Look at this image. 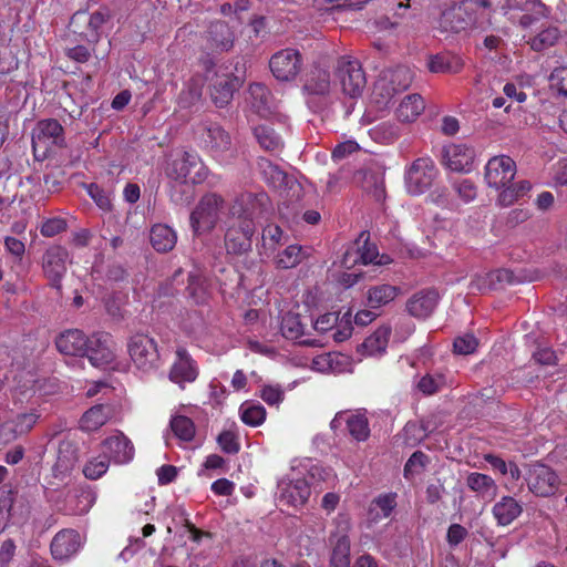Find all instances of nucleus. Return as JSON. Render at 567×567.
<instances>
[{
  "label": "nucleus",
  "mask_w": 567,
  "mask_h": 567,
  "mask_svg": "<svg viewBox=\"0 0 567 567\" xmlns=\"http://www.w3.org/2000/svg\"><path fill=\"white\" fill-rule=\"evenodd\" d=\"M334 85L341 93L351 99H359L367 85L365 73L357 59L341 56L334 66Z\"/></svg>",
  "instance_id": "1"
},
{
  "label": "nucleus",
  "mask_w": 567,
  "mask_h": 567,
  "mask_svg": "<svg viewBox=\"0 0 567 567\" xmlns=\"http://www.w3.org/2000/svg\"><path fill=\"white\" fill-rule=\"evenodd\" d=\"M439 176V169L431 157L424 156L414 159L404 173L406 192L419 196L427 192Z\"/></svg>",
  "instance_id": "2"
},
{
  "label": "nucleus",
  "mask_w": 567,
  "mask_h": 567,
  "mask_svg": "<svg viewBox=\"0 0 567 567\" xmlns=\"http://www.w3.org/2000/svg\"><path fill=\"white\" fill-rule=\"evenodd\" d=\"M127 352L136 369L151 372L159 365L156 341L145 333H135L127 341Z\"/></svg>",
  "instance_id": "3"
},
{
  "label": "nucleus",
  "mask_w": 567,
  "mask_h": 567,
  "mask_svg": "<svg viewBox=\"0 0 567 567\" xmlns=\"http://www.w3.org/2000/svg\"><path fill=\"white\" fill-rule=\"evenodd\" d=\"M224 199L217 194H207L190 214V226L195 234L210 231L219 220Z\"/></svg>",
  "instance_id": "4"
},
{
  "label": "nucleus",
  "mask_w": 567,
  "mask_h": 567,
  "mask_svg": "<svg viewBox=\"0 0 567 567\" xmlns=\"http://www.w3.org/2000/svg\"><path fill=\"white\" fill-rule=\"evenodd\" d=\"M168 175L182 183L199 184L207 178L208 168L197 154L184 152L172 162Z\"/></svg>",
  "instance_id": "5"
},
{
  "label": "nucleus",
  "mask_w": 567,
  "mask_h": 567,
  "mask_svg": "<svg viewBox=\"0 0 567 567\" xmlns=\"http://www.w3.org/2000/svg\"><path fill=\"white\" fill-rule=\"evenodd\" d=\"M203 142L210 156L219 164H228L236 157L230 135L217 124L206 127Z\"/></svg>",
  "instance_id": "6"
},
{
  "label": "nucleus",
  "mask_w": 567,
  "mask_h": 567,
  "mask_svg": "<svg viewBox=\"0 0 567 567\" xmlns=\"http://www.w3.org/2000/svg\"><path fill=\"white\" fill-rule=\"evenodd\" d=\"M255 230V223L250 218H230L225 234V246L227 251L235 255H243L250 250L251 238Z\"/></svg>",
  "instance_id": "7"
},
{
  "label": "nucleus",
  "mask_w": 567,
  "mask_h": 567,
  "mask_svg": "<svg viewBox=\"0 0 567 567\" xmlns=\"http://www.w3.org/2000/svg\"><path fill=\"white\" fill-rule=\"evenodd\" d=\"M525 480L528 489L539 497L554 495L559 486V477L556 472L543 463L529 465Z\"/></svg>",
  "instance_id": "8"
},
{
  "label": "nucleus",
  "mask_w": 567,
  "mask_h": 567,
  "mask_svg": "<svg viewBox=\"0 0 567 567\" xmlns=\"http://www.w3.org/2000/svg\"><path fill=\"white\" fill-rule=\"evenodd\" d=\"M69 252L62 246H52L42 256V270L50 286L59 292L62 290V279L68 270Z\"/></svg>",
  "instance_id": "9"
},
{
  "label": "nucleus",
  "mask_w": 567,
  "mask_h": 567,
  "mask_svg": "<svg viewBox=\"0 0 567 567\" xmlns=\"http://www.w3.org/2000/svg\"><path fill=\"white\" fill-rule=\"evenodd\" d=\"M489 8V0H464L457 7L444 11L443 19L445 23H449L451 30L460 32L476 23L477 18L472 12Z\"/></svg>",
  "instance_id": "10"
},
{
  "label": "nucleus",
  "mask_w": 567,
  "mask_h": 567,
  "mask_svg": "<svg viewBox=\"0 0 567 567\" xmlns=\"http://www.w3.org/2000/svg\"><path fill=\"white\" fill-rule=\"evenodd\" d=\"M301 54L296 49H282L276 52L269 61V68L272 75L281 82H288L296 79L301 71Z\"/></svg>",
  "instance_id": "11"
},
{
  "label": "nucleus",
  "mask_w": 567,
  "mask_h": 567,
  "mask_svg": "<svg viewBox=\"0 0 567 567\" xmlns=\"http://www.w3.org/2000/svg\"><path fill=\"white\" fill-rule=\"evenodd\" d=\"M346 426L349 435L357 442H364L370 436L369 421L365 413L361 411H340L330 423L333 431Z\"/></svg>",
  "instance_id": "12"
},
{
  "label": "nucleus",
  "mask_w": 567,
  "mask_h": 567,
  "mask_svg": "<svg viewBox=\"0 0 567 567\" xmlns=\"http://www.w3.org/2000/svg\"><path fill=\"white\" fill-rule=\"evenodd\" d=\"M516 175V163L509 156L492 157L485 166V181L495 189H502L511 184Z\"/></svg>",
  "instance_id": "13"
},
{
  "label": "nucleus",
  "mask_w": 567,
  "mask_h": 567,
  "mask_svg": "<svg viewBox=\"0 0 567 567\" xmlns=\"http://www.w3.org/2000/svg\"><path fill=\"white\" fill-rule=\"evenodd\" d=\"M269 197L266 193H241L233 202L229 208L230 218L246 219L254 218L267 209Z\"/></svg>",
  "instance_id": "14"
},
{
  "label": "nucleus",
  "mask_w": 567,
  "mask_h": 567,
  "mask_svg": "<svg viewBox=\"0 0 567 567\" xmlns=\"http://www.w3.org/2000/svg\"><path fill=\"white\" fill-rule=\"evenodd\" d=\"M86 355L94 367H104L115 360V343L111 334L105 332L94 333L90 337Z\"/></svg>",
  "instance_id": "15"
},
{
  "label": "nucleus",
  "mask_w": 567,
  "mask_h": 567,
  "mask_svg": "<svg viewBox=\"0 0 567 567\" xmlns=\"http://www.w3.org/2000/svg\"><path fill=\"white\" fill-rule=\"evenodd\" d=\"M197 377L198 367L196 362L185 348H177L176 359L168 373L169 380L184 389L186 383H193Z\"/></svg>",
  "instance_id": "16"
},
{
  "label": "nucleus",
  "mask_w": 567,
  "mask_h": 567,
  "mask_svg": "<svg viewBox=\"0 0 567 567\" xmlns=\"http://www.w3.org/2000/svg\"><path fill=\"white\" fill-rule=\"evenodd\" d=\"M102 446L105 457L115 464H127L134 457L135 450L133 443L120 431L106 437L102 442Z\"/></svg>",
  "instance_id": "17"
},
{
  "label": "nucleus",
  "mask_w": 567,
  "mask_h": 567,
  "mask_svg": "<svg viewBox=\"0 0 567 567\" xmlns=\"http://www.w3.org/2000/svg\"><path fill=\"white\" fill-rule=\"evenodd\" d=\"M395 81H399V87L396 89H390L388 82L384 80L375 83L373 89V100L380 109L386 107L390 104L394 92L404 91L410 86L412 81L410 71L405 68H399L393 71L390 82L394 83Z\"/></svg>",
  "instance_id": "18"
},
{
  "label": "nucleus",
  "mask_w": 567,
  "mask_h": 567,
  "mask_svg": "<svg viewBox=\"0 0 567 567\" xmlns=\"http://www.w3.org/2000/svg\"><path fill=\"white\" fill-rule=\"evenodd\" d=\"M257 166L262 179L275 189L287 190L297 185L295 177L289 176L279 165L266 157H259Z\"/></svg>",
  "instance_id": "19"
},
{
  "label": "nucleus",
  "mask_w": 567,
  "mask_h": 567,
  "mask_svg": "<svg viewBox=\"0 0 567 567\" xmlns=\"http://www.w3.org/2000/svg\"><path fill=\"white\" fill-rule=\"evenodd\" d=\"M516 282L514 274L508 269H495L488 272L476 274L471 281V289L480 292L496 290L505 285Z\"/></svg>",
  "instance_id": "20"
},
{
  "label": "nucleus",
  "mask_w": 567,
  "mask_h": 567,
  "mask_svg": "<svg viewBox=\"0 0 567 567\" xmlns=\"http://www.w3.org/2000/svg\"><path fill=\"white\" fill-rule=\"evenodd\" d=\"M474 157V150L465 144H450L443 150L444 164L453 172H468Z\"/></svg>",
  "instance_id": "21"
},
{
  "label": "nucleus",
  "mask_w": 567,
  "mask_h": 567,
  "mask_svg": "<svg viewBox=\"0 0 567 567\" xmlns=\"http://www.w3.org/2000/svg\"><path fill=\"white\" fill-rule=\"evenodd\" d=\"M206 49L213 52H224L233 48L235 37L233 30L224 21L213 22L206 34Z\"/></svg>",
  "instance_id": "22"
},
{
  "label": "nucleus",
  "mask_w": 567,
  "mask_h": 567,
  "mask_svg": "<svg viewBox=\"0 0 567 567\" xmlns=\"http://www.w3.org/2000/svg\"><path fill=\"white\" fill-rule=\"evenodd\" d=\"M79 462L78 446L73 441L63 440L58 447L56 461L52 467L56 478H64L76 466Z\"/></svg>",
  "instance_id": "23"
},
{
  "label": "nucleus",
  "mask_w": 567,
  "mask_h": 567,
  "mask_svg": "<svg viewBox=\"0 0 567 567\" xmlns=\"http://www.w3.org/2000/svg\"><path fill=\"white\" fill-rule=\"evenodd\" d=\"M81 547V538L74 529L59 532L51 542V553L55 559L64 560L73 556Z\"/></svg>",
  "instance_id": "24"
},
{
  "label": "nucleus",
  "mask_w": 567,
  "mask_h": 567,
  "mask_svg": "<svg viewBox=\"0 0 567 567\" xmlns=\"http://www.w3.org/2000/svg\"><path fill=\"white\" fill-rule=\"evenodd\" d=\"M33 147L38 145H56L64 144L63 127L59 121L54 118L42 120L38 123L37 131L32 136Z\"/></svg>",
  "instance_id": "25"
},
{
  "label": "nucleus",
  "mask_w": 567,
  "mask_h": 567,
  "mask_svg": "<svg viewBox=\"0 0 567 567\" xmlns=\"http://www.w3.org/2000/svg\"><path fill=\"white\" fill-rule=\"evenodd\" d=\"M439 299V293L435 290H422L408 300L406 309L411 316L424 319L434 311Z\"/></svg>",
  "instance_id": "26"
},
{
  "label": "nucleus",
  "mask_w": 567,
  "mask_h": 567,
  "mask_svg": "<svg viewBox=\"0 0 567 567\" xmlns=\"http://www.w3.org/2000/svg\"><path fill=\"white\" fill-rule=\"evenodd\" d=\"M87 338L81 330L70 329L62 332L55 341L58 350L65 355H84Z\"/></svg>",
  "instance_id": "27"
},
{
  "label": "nucleus",
  "mask_w": 567,
  "mask_h": 567,
  "mask_svg": "<svg viewBox=\"0 0 567 567\" xmlns=\"http://www.w3.org/2000/svg\"><path fill=\"white\" fill-rule=\"evenodd\" d=\"M249 104L251 110L261 117L271 115L276 109L272 94L261 83H254L249 86Z\"/></svg>",
  "instance_id": "28"
},
{
  "label": "nucleus",
  "mask_w": 567,
  "mask_h": 567,
  "mask_svg": "<svg viewBox=\"0 0 567 567\" xmlns=\"http://www.w3.org/2000/svg\"><path fill=\"white\" fill-rule=\"evenodd\" d=\"M310 494L309 483L305 478L282 483L280 487V501L295 507L306 504Z\"/></svg>",
  "instance_id": "29"
},
{
  "label": "nucleus",
  "mask_w": 567,
  "mask_h": 567,
  "mask_svg": "<svg viewBox=\"0 0 567 567\" xmlns=\"http://www.w3.org/2000/svg\"><path fill=\"white\" fill-rule=\"evenodd\" d=\"M114 415L113 406L96 404L90 408L80 419V429L84 432H95L106 424Z\"/></svg>",
  "instance_id": "30"
},
{
  "label": "nucleus",
  "mask_w": 567,
  "mask_h": 567,
  "mask_svg": "<svg viewBox=\"0 0 567 567\" xmlns=\"http://www.w3.org/2000/svg\"><path fill=\"white\" fill-rule=\"evenodd\" d=\"M522 505L512 496H503L492 509L495 519L502 526H507L514 522L522 514Z\"/></svg>",
  "instance_id": "31"
},
{
  "label": "nucleus",
  "mask_w": 567,
  "mask_h": 567,
  "mask_svg": "<svg viewBox=\"0 0 567 567\" xmlns=\"http://www.w3.org/2000/svg\"><path fill=\"white\" fill-rule=\"evenodd\" d=\"M466 486L485 499H493L498 491L495 481L487 474L472 472L466 476Z\"/></svg>",
  "instance_id": "32"
},
{
  "label": "nucleus",
  "mask_w": 567,
  "mask_h": 567,
  "mask_svg": "<svg viewBox=\"0 0 567 567\" xmlns=\"http://www.w3.org/2000/svg\"><path fill=\"white\" fill-rule=\"evenodd\" d=\"M150 241L156 251L167 252L175 247L177 235L172 227L156 224L151 228Z\"/></svg>",
  "instance_id": "33"
},
{
  "label": "nucleus",
  "mask_w": 567,
  "mask_h": 567,
  "mask_svg": "<svg viewBox=\"0 0 567 567\" xmlns=\"http://www.w3.org/2000/svg\"><path fill=\"white\" fill-rule=\"evenodd\" d=\"M425 104L421 95L405 96L396 109V116L401 122H413L424 111Z\"/></svg>",
  "instance_id": "34"
},
{
  "label": "nucleus",
  "mask_w": 567,
  "mask_h": 567,
  "mask_svg": "<svg viewBox=\"0 0 567 567\" xmlns=\"http://www.w3.org/2000/svg\"><path fill=\"white\" fill-rule=\"evenodd\" d=\"M399 289L391 285H379L371 287L367 292V305L371 309H379L391 301L398 296Z\"/></svg>",
  "instance_id": "35"
},
{
  "label": "nucleus",
  "mask_w": 567,
  "mask_h": 567,
  "mask_svg": "<svg viewBox=\"0 0 567 567\" xmlns=\"http://www.w3.org/2000/svg\"><path fill=\"white\" fill-rule=\"evenodd\" d=\"M427 65L433 73H458L464 64L456 55L439 53L430 58Z\"/></svg>",
  "instance_id": "36"
},
{
  "label": "nucleus",
  "mask_w": 567,
  "mask_h": 567,
  "mask_svg": "<svg viewBox=\"0 0 567 567\" xmlns=\"http://www.w3.org/2000/svg\"><path fill=\"white\" fill-rule=\"evenodd\" d=\"M305 90L313 95H327L331 90L330 74L323 69H313L305 83Z\"/></svg>",
  "instance_id": "37"
},
{
  "label": "nucleus",
  "mask_w": 567,
  "mask_h": 567,
  "mask_svg": "<svg viewBox=\"0 0 567 567\" xmlns=\"http://www.w3.org/2000/svg\"><path fill=\"white\" fill-rule=\"evenodd\" d=\"M254 135L265 151L279 152L284 147V141L280 135L268 125L256 126L254 128Z\"/></svg>",
  "instance_id": "38"
},
{
  "label": "nucleus",
  "mask_w": 567,
  "mask_h": 567,
  "mask_svg": "<svg viewBox=\"0 0 567 567\" xmlns=\"http://www.w3.org/2000/svg\"><path fill=\"white\" fill-rule=\"evenodd\" d=\"M357 248H355V255H358L359 259L362 264H378L382 265L385 264L383 261V256L381 259L379 258V251L374 244L369 241V235L365 231H362L357 241H355Z\"/></svg>",
  "instance_id": "39"
},
{
  "label": "nucleus",
  "mask_w": 567,
  "mask_h": 567,
  "mask_svg": "<svg viewBox=\"0 0 567 567\" xmlns=\"http://www.w3.org/2000/svg\"><path fill=\"white\" fill-rule=\"evenodd\" d=\"M306 257L301 246L289 245L276 256L275 264L279 269H290L297 267Z\"/></svg>",
  "instance_id": "40"
},
{
  "label": "nucleus",
  "mask_w": 567,
  "mask_h": 567,
  "mask_svg": "<svg viewBox=\"0 0 567 567\" xmlns=\"http://www.w3.org/2000/svg\"><path fill=\"white\" fill-rule=\"evenodd\" d=\"M390 334L389 327H380L363 341L362 347L370 355L382 353L388 347Z\"/></svg>",
  "instance_id": "41"
},
{
  "label": "nucleus",
  "mask_w": 567,
  "mask_h": 567,
  "mask_svg": "<svg viewBox=\"0 0 567 567\" xmlns=\"http://www.w3.org/2000/svg\"><path fill=\"white\" fill-rule=\"evenodd\" d=\"M561 38L560 30L557 27H548L539 31L535 37L529 40L530 48L534 51H545L555 44Z\"/></svg>",
  "instance_id": "42"
},
{
  "label": "nucleus",
  "mask_w": 567,
  "mask_h": 567,
  "mask_svg": "<svg viewBox=\"0 0 567 567\" xmlns=\"http://www.w3.org/2000/svg\"><path fill=\"white\" fill-rule=\"evenodd\" d=\"M234 84L227 75L218 76L213 85L210 95L214 103L223 107L233 99Z\"/></svg>",
  "instance_id": "43"
},
{
  "label": "nucleus",
  "mask_w": 567,
  "mask_h": 567,
  "mask_svg": "<svg viewBox=\"0 0 567 567\" xmlns=\"http://www.w3.org/2000/svg\"><path fill=\"white\" fill-rule=\"evenodd\" d=\"M331 567H350V539L346 534L338 536L331 558Z\"/></svg>",
  "instance_id": "44"
},
{
  "label": "nucleus",
  "mask_w": 567,
  "mask_h": 567,
  "mask_svg": "<svg viewBox=\"0 0 567 567\" xmlns=\"http://www.w3.org/2000/svg\"><path fill=\"white\" fill-rule=\"evenodd\" d=\"M280 330L286 339L298 340L305 333V326L299 315L288 312L282 317Z\"/></svg>",
  "instance_id": "45"
},
{
  "label": "nucleus",
  "mask_w": 567,
  "mask_h": 567,
  "mask_svg": "<svg viewBox=\"0 0 567 567\" xmlns=\"http://www.w3.org/2000/svg\"><path fill=\"white\" fill-rule=\"evenodd\" d=\"M395 505L396 503L394 495H380L372 502L370 506V515L373 519L386 518L391 515Z\"/></svg>",
  "instance_id": "46"
},
{
  "label": "nucleus",
  "mask_w": 567,
  "mask_h": 567,
  "mask_svg": "<svg viewBox=\"0 0 567 567\" xmlns=\"http://www.w3.org/2000/svg\"><path fill=\"white\" fill-rule=\"evenodd\" d=\"M171 429L181 441L189 442L195 436L194 422L184 415H176L171 420Z\"/></svg>",
  "instance_id": "47"
},
{
  "label": "nucleus",
  "mask_w": 567,
  "mask_h": 567,
  "mask_svg": "<svg viewBox=\"0 0 567 567\" xmlns=\"http://www.w3.org/2000/svg\"><path fill=\"white\" fill-rule=\"evenodd\" d=\"M39 417L40 414L37 410L18 414L11 421V430L14 433V437L29 433L38 422Z\"/></svg>",
  "instance_id": "48"
},
{
  "label": "nucleus",
  "mask_w": 567,
  "mask_h": 567,
  "mask_svg": "<svg viewBox=\"0 0 567 567\" xmlns=\"http://www.w3.org/2000/svg\"><path fill=\"white\" fill-rule=\"evenodd\" d=\"M374 141L383 144H390L400 136V128L392 122H382L370 131Z\"/></svg>",
  "instance_id": "49"
},
{
  "label": "nucleus",
  "mask_w": 567,
  "mask_h": 567,
  "mask_svg": "<svg viewBox=\"0 0 567 567\" xmlns=\"http://www.w3.org/2000/svg\"><path fill=\"white\" fill-rule=\"evenodd\" d=\"M261 239L262 247L271 251H274L279 245L287 243V237L285 236L282 229L275 224H268L262 229Z\"/></svg>",
  "instance_id": "50"
},
{
  "label": "nucleus",
  "mask_w": 567,
  "mask_h": 567,
  "mask_svg": "<svg viewBox=\"0 0 567 567\" xmlns=\"http://www.w3.org/2000/svg\"><path fill=\"white\" fill-rule=\"evenodd\" d=\"M241 421L250 426L260 425L266 419V410L260 404L244 403L240 406Z\"/></svg>",
  "instance_id": "51"
},
{
  "label": "nucleus",
  "mask_w": 567,
  "mask_h": 567,
  "mask_svg": "<svg viewBox=\"0 0 567 567\" xmlns=\"http://www.w3.org/2000/svg\"><path fill=\"white\" fill-rule=\"evenodd\" d=\"M445 384V379L442 374H425L421 378V380L417 383L419 390L426 394L431 395L436 393Z\"/></svg>",
  "instance_id": "52"
},
{
  "label": "nucleus",
  "mask_w": 567,
  "mask_h": 567,
  "mask_svg": "<svg viewBox=\"0 0 567 567\" xmlns=\"http://www.w3.org/2000/svg\"><path fill=\"white\" fill-rule=\"evenodd\" d=\"M109 458H93L87 462L83 468V474L89 480H97L106 473L109 468Z\"/></svg>",
  "instance_id": "53"
},
{
  "label": "nucleus",
  "mask_w": 567,
  "mask_h": 567,
  "mask_svg": "<svg viewBox=\"0 0 567 567\" xmlns=\"http://www.w3.org/2000/svg\"><path fill=\"white\" fill-rule=\"evenodd\" d=\"M454 351L458 354L467 355L476 351L478 347V340L473 334H464L457 337L453 343Z\"/></svg>",
  "instance_id": "54"
},
{
  "label": "nucleus",
  "mask_w": 567,
  "mask_h": 567,
  "mask_svg": "<svg viewBox=\"0 0 567 567\" xmlns=\"http://www.w3.org/2000/svg\"><path fill=\"white\" fill-rule=\"evenodd\" d=\"M523 197L524 196L520 194V192H518V186L516 183H511L502 188L497 197V203L502 207H509Z\"/></svg>",
  "instance_id": "55"
},
{
  "label": "nucleus",
  "mask_w": 567,
  "mask_h": 567,
  "mask_svg": "<svg viewBox=\"0 0 567 567\" xmlns=\"http://www.w3.org/2000/svg\"><path fill=\"white\" fill-rule=\"evenodd\" d=\"M218 445L221 451L227 454H236L239 452L240 444L237 435L231 431H224L217 437Z\"/></svg>",
  "instance_id": "56"
},
{
  "label": "nucleus",
  "mask_w": 567,
  "mask_h": 567,
  "mask_svg": "<svg viewBox=\"0 0 567 567\" xmlns=\"http://www.w3.org/2000/svg\"><path fill=\"white\" fill-rule=\"evenodd\" d=\"M454 189L457 192L458 196L465 202L468 203L473 200L477 195V189L475 184L470 179H461L454 184Z\"/></svg>",
  "instance_id": "57"
},
{
  "label": "nucleus",
  "mask_w": 567,
  "mask_h": 567,
  "mask_svg": "<svg viewBox=\"0 0 567 567\" xmlns=\"http://www.w3.org/2000/svg\"><path fill=\"white\" fill-rule=\"evenodd\" d=\"M367 187L375 200L381 202L385 198L384 177L380 175H371L367 179Z\"/></svg>",
  "instance_id": "58"
},
{
  "label": "nucleus",
  "mask_w": 567,
  "mask_h": 567,
  "mask_svg": "<svg viewBox=\"0 0 567 567\" xmlns=\"http://www.w3.org/2000/svg\"><path fill=\"white\" fill-rule=\"evenodd\" d=\"M66 228V223L62 218H50L45 220L40 228L41 234L44 237H53Z\"/></svg>",
  "instance_id": "59"
},
{
  "label": "nucleus",
  "mask_w": 567,
  "mask_h": 567,
  "mask_svg": "<svg viewBox=\"0 0 567 567\" xmlns=\"http://www.w3.org/2000/svg\"><path fill=\"white\" fill-rule=\"evenodd\" d=\"M426 461L427 457L423 452H414L405 463L404 475L408 477L410 474H413L414 472H419L420 470L424 468Z\"/></svg>",
  "instance_id": "60"
},
{
  "label": "nucleus",
  "mask_w": 567,
  "mask_h": 567,
  "mask_svg": "<svg viewBox=\"0 0 567 567\" xmlns=\"http://www.w3.org/2000/svg\"><path fill=\"white\" fill-rule=\"evenodd\" d=\"M260 396L267 404L275 405L284 400V391L279 385H265L260 391Z\"/></svg>",
  "instance_id": "61"
},
{
  "label": "nucleus",
  "mask_w": 567,
  "mask_h": 567,
  "mask_svg": "<svg viewBox=\"0 0 567 567\" xmlns=\"http://www.w3.org/2000/svg\"><path fill=\"white\" fill-rule=\"evenodd\" d=\"M550 80L558 93L567 97V68L556 69L551 73Z\"/></svg>",
  "instance_id": "62"
},
{
  "label": "nucleus",
  "mask_w": 567,
  "mask_h": 567,
  "mask_svg": "<svg viewBox=\"0 0 567 567\" xmlns=\"http://www.w3.org/2000/svg\"><path fill=\"white\" fill-rule=\"evenodd\" d=\"M467 536V530L460 524H452L447 529L446 539L450 546L455 547Z\"/></svg>",
  "instance_id": "63"
},
{
  "label": "nucleus",
  "mask_w": 567,
  "mask_h": 567,
  "mask_svg": "<svg viewBox=\"0 0 567 567\" xmlns=\"http://www.w3.org/2000/svg\"><path fill=\"white\" fill-rule=\"evenodd\" d=\"M202 96V84L192 81L187 84V89L184 90L181 94L182 101L186 105H190L194 102L198 101Z\"/></svg>",
  "instance_id": "64"
}]
</instances>
